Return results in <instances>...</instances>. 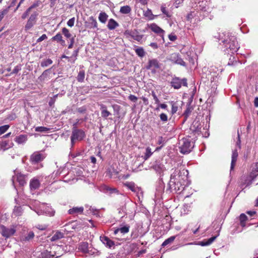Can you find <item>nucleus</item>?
Returning <instances> with one entry per match:
<instances>
[{
	"label": "nucleus",
	"instance_id": "5701e85b",
	"mask_svg": "<svg viewBox=\"0 0 258 258\" xmlns=\"http://www.w3.org/2000/svg\"><path fill=\"white\" fill-rule=\"evenodd\" d=\"M51 39L52 41H56L57 42L60 43L62 46L65 45V41L62 39V37L59 33L52 37Z\"/></svg>",
	"mask_w": 258,
	"mask_h": 258
},
{
	"label": "nucleus",
	"instance_id": "1a4fd4ad",
	"mask_svg": "<svg viewBox=\"0 0 258 258\" xmlns=\"http://www.w3.org/2000/svg\"><path fill=\"white\" fill-rule=\"evenodd\" d=\"M38 15V13L36 11L34 12L31 15L25 26V29L26 30H29L34 25L36 22Z\"/></svg>",
	"mask_w": 258,
	"mask_h": 258
},
{
	"label": "nucleus",
	"instance_id": "0eeeda50",
	"mask_svg": "<svg viewBox=\"0 0 258 258\" xmlns=\"http://www.w3.org/2000/svg\"><path fill=\"white\" fill-rule=\"evenodd\" d=\"M45 158V156L40 152H34L30 157V161L33 164H37L43 161Z\"/></svg>",
	"mask_w": 258,
	"mask_h": 258
},
{
	"label": "nucleus",
	"instance_id": "bb28decb",
	"mask_svg": "<svg viewBox=\"0 0 258 258\" xmlns=\"http://www.w3.org/2000/svg\"><path fill=\"white\" fill-rule=\"evenodd\" d=\"M103 243L107 246L110 248L114 245V242L107 237H103L101 240Z\"/></svg>",
	"mask_w": 258,
	"mask_h": 258
},
{
	"label": "nucleus",
	"instance_id": "cd10ccee",
	"mask_svg": "<svg viewBox=\"0 0 258 258\" xmlns=\"http://www.w3.org/2000/svg\"><path fill=\"white\" fill-rule=\"evenodd\" d=\"M38 215H45L48 216H53L54 215V211H35Z\"/></svg>",
	"mask_w": 258,
	"mask_h": 258
},
{
	"label": "nucleus",
	"instance_id": "052dcab7",
	"mask_svg": "<svg viewBox=\"0 0 258 258\" xmlns=\"http://www.w3.org/2000/svg\"><path fill=\"white\" fill-rule=\"evenodd\" d=\"M183 2V0H174V5L176 8H178L179 5L181 4Z\"/></svg>",
	"mask_w": 258,
	"mask_h": 258
},
{
	"label": "nucleus",
	"instance_id": "a211bd4d",
	"mask_svg": "<svg viewBox=\"0 0 258 258\" xmlns=\"http://www.w3.org/2000/svg\"><path fill=\"white\" fill-rule=\"evenodd\" d=\"M51 73V69H47L44 71L42 75L39 77V79L40 81H44L48 80L50 79L49 75Z\"/></svg>",
	"mask_w": 258,
	"mask_h": 258
},
{
	"label": "nucleus",
	"instance_id": "2f4dec72",
	"mask_svg": "<svg viewBox=\"0 0 258 258\" xmlns=\"http://www.w3.org/2000/svg\"><path fill=\"white\" fill-rule=\"evenodd\" d=\"M144 16L147 18L149 20H153L155 17L153 14L152 11L149 9H148L147 10L144 12Z\"/></svg>",
	"mask_w": 258,
	"mask_h": 258
},
{
	"label": "nucleus",
	"instance_id": "680f3d73",
	"mask_svg": "<svg viewBox=\"0 0 258 258\" xmlns=\"http://www.w3.org/2000/svg\"><path fill=\"white\" fill-rule=\"evenodd\" d=\"M150 46H151L154 49H156L158 48V45L157 43L155 42L151 43Z\"/></svg>",
	"mask_w": 258,
	"mask_h": 258
},
{
	"label": "nucleus",
	"instance_id": "f704fd0d",
	"mask_svg": "<svg viewBox=\"0 0 258 258\" xmlns=\"http://www.w3.org/2000/svg\"><path fill=\"white\" fill-rule=\"evenodd\" d=\"M247 219V216L244 214H241L239 216L240 225L244 227L245 226V222Z\"/></svg>",
	"mask_w": 258,
	"mask_h": 258
},
{
	"label": "nucleus",
	"instance_id": "37998d69",
	"mask_svg": "<svg viewBox=\"0 0 258 258\" xmlns=\"http://www.w3.org/2000/svg\"><path fill=\"white\" fill-rule=\"evenodd\" d=\"M41 4V2L40 1H37L34 2L29 8H28V11H31V10L33 9H35L40 6Z\"/></svg>",
	"mask_w": 258,
	"mask_h": 258
},
{
	"label": "nucleus",
	"instance_id": "864d4df0",
	"mask_svg": "<svg viewBox=\"0 0 258 258\" xmlns=\"http://www.w3.org/2000/svg\"><path fill=\"white\" fill-rule=\"evenodd\" d=\"M78 50H76L74 51L72 56L71 57V58H72L73 57H74V58L72 60V63H74L75 62V61L77 59V56L78 55Z\"/></svg>",
	"mask_w": 258,
	"mask_h": 258
},
{
	"label": "nucleus",
	"instance_id": "5fc2aeb1",
	"mask_svg": "<svg viewBox=\"0 0 258 258\" xmlns=\"http://www.w3.org/2000/svg\"><path fill=\"white\" fill-rule=\"evenodd\" d=\"M21 70V67L17 66L15 67L14 69L13 70V72L11 73V74H17Z\"/></svg>",
	"mask_w": 258,
	"mask_h": 258
},
{
	"label": "nucleus",
	"instance_id": "bf43d9fd",
	"mask_svg": "<svg viewBox=\"0 0 258 258\" xmlns=\"http://www.w3.org/2000/svg\"><path fill=\"white\" fill-rule=\"evenodd\" d=\"M47 37L46 34H44L42 36H41L37 40V42H40L42 41L47 39Z\"/></svg>",
	"mask_w": 258,
	"mask_h": 258
},
{
	"label": "nucleus",
	"instance_id": "2eb2a0df",
	"mask_svg": "<svg viewBox=\"0 0 258 258\" xmlns=\"http://www.w3.org/2000/svg\"><path fill=\"white\" fill-rule=\"evenodd\" d=\"M149 28L154 33L161 36H163L164 33V31L155 23L151 24Z\"/></svg>",
	"mask_w": 258,
	"mask_h": 258
},
{
	"label": "nucleus",
	"instance_id": "e2e57ef3",
	"mask_svg": "<svg viewBox=\"0 0 258 258\" xmlns=\"http://www.w3.org/2000/svg\"><path fill=\"white\" fill-rule=\"evenodd\" d=\"M36 227L40 230H44L46 229V226L45 225H38V226H36Z\"/></svg>",
	"mask_w": 258,
	"mask_h": 258
},
{
	"label": "nucleus",
	"instance_id": "c9c22d12",
	"mask_svg": "<svg viewBox=\"0 0 258 258\" xmlns=\"http://www.w3.org/2000/svg\"><path fill=\"white\" fill-rule=\"evenodd\" d=\"M85 73L84 71H80L77 76V79L78 82H83L84 80Z\"/></svg>",
	"mask_w": 258,
	"mask_h": 258
},
{
	"label": "nucleus",
	"instance_id": "7c9ffc66",
	"mask_svg": "<svg viewBox=\"0 0 258 258\" xmlns=\"http://www.w3.org/2000/svg\"><path fill=\"white\" fill-rule=\"evenodd\" d=\"M131 8L129 6L121 7L120 9V13L123 14H128L131 12Z\"/></svg>",
	"mask_w": 258,
	"mask_h": 258
},
{
	"label": "nucleus",
	"instance_id": "ea45409f",
	"mask_svg": "<svg viewBox=\"0 0 258 258\" xmlns=\"http://www.w3.org/2000/svg\"><path fill=\"white\" fill-rule=\"evenodd\" d=\"M52 63V60L50 58H48L46 59H44L41 61V66L42 67H46Z\"/></svg>",
	"mask_w": 258,
	"mask_h": 258
},
{
	"label": "nucleus",
	"instance_id": "69168bd1",
	"mask_svg": "<svg viewBox=\"0 0 258 258\" xmlns=\"http://www.w3.org/2000/svg\"><path fill=\"white\" fill-rule=\"evenodd\" d=\"M176 62L178 63V64H180V65H182V66H185V62L181 59H177L176 61Z\"/></svg>",
	"mask_w": 258,
	"mask_h": 258
},
{
	"label": "nucleus",
	"instance_id": "4c0bfd02",
	"mask_svg": "<svg viewBox=\"0 0 258 258\" xmlns=\"http://www.w3.org/2000/svg\"><path fill=\"white\" fill-rule=\"evenodd\" d=\"M176 236H172L166 239L162 244V246L164 247L172 243L175 239Z\"/></svg>",
	"mask_w": 258,
	"mask_h": 258
},
{
	"label": "nucleus",
	"instance_id": "0e129e2a",
	"mask_svg": "<svg viewBox=\"0 0 258 258\" xmlns=\"http://www.w3.org/2000/svg\"><path fill=\"white\" fill-rule=\"evenodd\" d=\"M110 194L112 193H118V190L116 188H111V189H109V191Z\"/></svg>",
	"mask_w": 258,
	"mask_h": 258
},
{
	"label": "nucleus",
	"instance_id": "20e7f679",
	"mask_svg": "<svg viewBox=\"0 0 258 258\" xmlns=\"http://www.w3.org/2000/svg\"><path fill=\"white\" fill-rule=\"evenodd\" d=\"M180 151L183 154L189 153L191 149V142L187 139L183 138L179 142Z\"/></svg>",
	"mask_w": 258,
	"mask_h": 258
},
{
	"label": "nucleus",
	"instance_id": "4468645a",
	"mask_svg": "<svg viewBox=\"0 0 258 258\" xmlns=\"http://www.w3.org/2000/svg\"><path fill=\"white\" fill-rule=\"evenodd\" d=\"M219 232L220 230L218 231V234L216 236H213L208 239H205L203 241H199L198 244L202 246L210 245L219 235Z\"/></svg>",
	"mask_w": 258,
	"mask_h": 258
},
{
	"label": "nucleus",
	"instance_id": "49530a36",
	"mask_svg": "<svg viewBox=\"0 0 258 258\" xmlns=\"http://www.w3.org/2000/svg\"><path fill=\"white\" fill-rule=\"evenodd\" d=\"M160 120L165 122L168 121V116L166 114L164 113H162L159 115Z\"/></svg>",
	"mask_w": 258,
	"mask_h": 258
},
{
	"label": "nucleus",
	"instance_id": "393cba45",
	"mask_svg": "<svg viewBox=\"0 0 258 258\" xmlns=\"http://www.w3.org/2000/svg\"><path fill=\"white\" fill-rule=\"evenodd\" d=\"M79 249L84 253L89 252L88 243L87 242H82L79 246Z\"/></svg>",
	"mask_w": 258,
	"mask_h": 258
},
{
	"label": "nucleus",
	"instance_id": "473e14b6",
	"mask_svg": "<svg viewBox=\"0 0 258 258\" xmlns=\"http://www.w3.org/2000/svg\"><path fill=\"white\" fill-rule=\"evenodd\" d=\"M135 52L139 57H143L145 55V51L143 47H139L135 49Z\"/></svg>",
	"mask_w": 258,
	"mask_h": 258
},
{
	"label": "nucleus",
	"instance_id": "ddd939ff",
	"mask_svg": "<svg viewBox=\"0 0 258 258\" xmlns=\"http://www.w3.org/2000/svg\"><path fill=\"white\" fill-rule=\"evenodd\" d=\"M125 34L128 35L133 39L137 41H140L143 38V35H140L139 32L136 30L132 31H125Z\"/></svg>",
	"mask_w": 258,
	"mask_h": 258
},
{
	"label": "nucleus",
	"instance_id": "6ab92c4d",
	"mask_svg": "<svg viewBox=\"0 0 258 258\" xmlns=\"http://www.w3.org/2000/svg\"><path fill=\"white\" fill-rule=\"evenodd\" d=\"M27 140L28 137L26 135H21L15 138V141L18 144H22L25 143Z\"/></svg>",
	"mask_w": 258,
	"mask_h": 258
},
{
	"label": "nucleus",
	"instance_id": "de8ad7c7",
	"mask_svg": "<svg viewBox=\"0 0 258 258\" xmlns=\"http://www.w3.org/2000/svg\"><path fill=\"white\" fill-rule=\"evenodd\" d=\"M34 237V233L32 231H30L28 233L27 236L25 237V240L29 241V240L33 238Z\"/></svg>",
	"mask_w": 258,
	"mask_h": 258
},
{
	"label": "nucleus",
	"instance_id": "c756f323",
	"mask_svg": "<svg viewBox=\"0 0 258 258\" xmlns=\"http://www.w3.org/2000/svg\"><path fill=\"white\" fill-rule=\"evenodd\" d=\"M63 233H61L60 232L57 231L50 238V239L51 241H54L61 239V238L63 237Z\"/></svg>",
	"mask_w": 258,
	"mask_h": 258
},
{
	"label": "nucleus",
	"instance_id": "e433bc0d",
	"mask_svg": "<svg viewBox=\"0 0 258 258\" xmlns=\"http://www.w3.org/2000/svg\"><path fill=\"white\" fill-rule=\"evenodd\" d=\"M124 185L128 187L130 190L133 191H136L135 184L133 182H126L123 183Z\"/></svg>",
	"mask_w": 258,
	"mask_h": 258
},
{
	"label": "nucleus",
	"instance_id": "c03bdc74",
	"mask_svg": "<svg viewBox=\"0 0 258 258\" xmlns=\"http://www.w3.org/2000/svg\"><path fill=\"white\" fill-rule=\"evenodd\" d=\"M62 33L67 38H70L71 37V34L70 33L69 29L66 28H63L62 29Z\"/></svg>",
	"mask_w": 258,
	"mask_h": 258
},
{
	"label": "nucleus",
	"instance_id": "423d86ee",
	"mask_svg": "<svg viewBox=\"0 0 258 258\" xmlns=\"http://www.w3.org/2000/svg\"><path fill=\"white\" fill-rule=\"evenodd\" d=\"M61 247L58 245H53L51 247L50 251H48L46 250L45 252L42 253L43 257L44 258H54V256L56 257H59L60 255L59 253H56L55 250H60Z\"/></svg>",
	"mask_w": 258,
	"mask_h": 258
},
{
	"label": "nucleus",
	"instance_id": "4be33fe9",
	"mask_svg": "<svg viewBox=\"0 0 258 258\" xmlns=\"http://www.w3.org/2000/svg\"><path fill=\"white\" fill-rule=\"evenodd\" d=\"M171 86L174 89H179L181 87L182 82L178 78H174L171 82Z\"/></svg>",
	"mask_w": 258,
	"mask_h": 258
},
{
	"label": "nucleus",
	"instance_id": "6e6552de",
	"mask_svg": "<svg viewBox=\"0 0 258 258\" xmlns=\"http://www.w3.org/2000/svg\"><path fill=\"white\" fill-rule=\"evenodd\" d=\"M26 178L27 175L22 174L21 173H16L15 176L13 177V182L14 183V180H16V181L19 183V185L21 187H23L26 184Z\"/></svg>",
	"mask_w": 258,
	"mask_h": 258
},
{
	"label": "nucleus",
	"instance_id": "72a5a7b5",
	"mask_svg": "<svg viewBox=\"0 0 258 258\" xmlns=\"http://www.w3.org/2000/svg\"><path fill=\"white\" fill-rule=\"evenodd\" d=\"M99 20L102 23H105L108 18V15L105 12H101L99 15Z\"/></svg>",
	"mask_w": 258,
	"mask_h": 258
},
{
	"label": "nucleus",
	"instance_id": "4d7b16f0",
	"mask_svg": "<svg viewBox=\"0 0 258 258\" xmlns=\"http://www.w3.org/2000/svg\"><path fill=\"white\" fill-rule=\"evenodd\" d=\"M128 99L133 102H136L138 100V98L134 95H130L128 96Z\"/></svg>",
	"mask_w": 258,
	"mask_h": 258
},
{
	"label": "nucleus",
	"instance_id": "09e8293b",
	"mask_svg": "<svg viewBox=\"0 0 258 258\" xmlns=\"http://www.w3.org/2000/svg\"><path fill=\"white\" fill-rule=\"evenodd\" d=\"M75 18L73 17L70 19L67 22V25L68 26L72 27L74 25Z\"/></svg>",
	"mask_w": 258,
	"mask_h": 258
},
{
	"label": "nucleus",
	"instance_id": "f3484780",
	"mask_svg": "<svg viewBox=\"0 0 258 258\" xmlns=\"http://www.w3.org/2000/svg\"><path fill=\"white\" fill-rule=\"evenodd\" d=\"M101 114L103 118H107L108 116L110 115L111 113L107 110V106L102 104L100 105Z\"/></svg>",
	"mask_w": 258,
	"mask_h": 258
},
{
	"label": "nucleus",
	"instance_id": "79ce46f5",
	"mask_svg": "<svg viewBox=\"0 0 258 258\" xmlns=\"http://www.w3.org/2000/svg\"><path fill=\"white\" fill-rule=\"evenodd\" d=\"M161 11L167 17L170 18L171 17V15L170 13L167 11L166 8L164 5H163L161 7Z\"/></svg>",
	"mask_w": 258,
	"mask_h": 258
},
{
	"label": "nucleus",
	"instance_id": "f8f14e48",
	"mask_svg": "<svg viewBox=\"0 0 258 258\" xmlns=\"http://www.w3.org/2000/svg\"><path fill=\"white\" fill-rule=\"evenodd\" d=\"M98 24L96 19L92 16L90 17L88 21L85 22V27L87 28L92 29L97 28Z\"/></svg>",
	"mask_w": 258,
	"mask_h": 258
},
{
	"label": "nucleus",
	"instance_id": "aec40b11",
	"mask_svg": "<svg viewBox=\"0 0 258 258\" xmlns=\"http://www.w3.org/2000/svg\"><path fill=\"white\" fill-rule=\"evenodd\" d=\"M152 168L158 173H161L163 172L164 170V167L163 164L156 162L152 166Z\"/></svg>",
	"mask_w": 258,
	"mask_h": 258
},
{
	"label": "nucleus",
	"instance_id": "412c9836",
	"mask_svg": "<svg viewBox=\"0 0 258 258\" xmlns=\"http://www.w3.org/2000/svg\"><path fill=\"white\" fill-rule=\"evenodd\" d=\"M238 157V152L236 149L234 150L233 151L232 155V160H231V169L232 170L235 165L236 162L237 161V159Z\"/></svg>",
	"mask_w": 258,
	"mask_h": 258
},
{
	"label": "nucleus",
	"instance_id": "39448f33",
	"mask_svg": "<svg viewBox=\"0 0 258 258\" xmlns=\"http://www.w3.org/2000/svg\"><path fill=\"white\" fill-rule=\"evenodd\" d=\"M169 187L172 191L176 192L182 190L184 187L183 185L180 184L178 181H176L175 176L171 175L170 181L168 183Z\"/></svg>",
	"mask_w": 258,
	"mask_h": 258
},
{
	"label": "nucleus",
	"instance_id": "7ed1b4c3",
	"mask_svg": "<svg viewBox=\"0 0 258 258\" xmlns=\"http://www.w3.org/2000/svg\"><path fill=\"white\" fill-rule=\"evenodd\" d=\"M16 226L11 225L10 227H6L3 225H0V232L3 236L6 238H8L13 236L16 231Z\"/></svg>",
	"mask_w": 258,
	"mask_h": 258
},
{
	"label": "nucleus",
	"instance_id": "13d9d810",
	"mask_svg": "<svg viewBox=\"0 0 258 258\" xmlns=\"http://www.w3.org/2000/svg\"><path fill=\"white\" fill-rule=\"evenodd\" d=\"M30 12L31 11H28V9H27V10L22 14V19L23 20L25 19L28 16Z\"/></svg>",
	"mask_w": 258,
	"mask_h": 258
},
{
	"label": "nucleus",
	"instance_id": "b1692460",
	"mask_svg": "<svg viewBox=\"0 0 258 258\" xmlns=\"http://www.w3.org/2000/svg\"><path fill=\"white\" fill-rule=\"evenodd\" d=\"M258 175V162L256 163L253 169L250 173V177L253 180Z\"/></svg>",
	"mask_w": 258,
	"mask_h": 258
},
{
	"label": "nucleus",
	"instance_id": "dca6fc26",
	"mask_svg": "<svg viewBox=\"0 0 258 258\" xmlns=\"http://www.w3.org/2000/svg\"><path fill=\"white\" fill-rule=\"evenodd\" d=\"M130 226L128 225H125L122 227L116 229L114 231V234H117L119 232L121 233L124 234L129 232Z\"/></svg>",
	"mask_w": 258,
	"mask_h": 258
},
{
	"label": "nucleus",
	"instance_id": "f03ea898",
	"mask_svg": "<svg viewBox=\"0 0 258 258\" xmlns=\"http://www.w3.org/2000/svg\"><path fill=\"white\" fill-rule=\"evenodd\" d=\"M225 47H226L228 53H234L238 50L239 46L235 36H232L229 38V40L226 43Z\"/></svg>",
	"mask_w": 258,
	"mask_h": 258
},
{
	"label": "nucleus",
	"instance_id": "c85d7f7f",
	"mask_svg": "<svg viewBox=\"0 0 258 258\" xmlns=\"http://www.w3.org/2000/svg\"><path fill=\"white\" fill-rule=\"evenodd\" d=\"M169 104L171 106V113L172 115L174 114L178 110V105L176 102L175 101H170L169 102Z\"/></svg>",
	"mask_w": 258,
	"mask_h": 258
},
{
	"label": "nucleus",
	"instance_id": "a878e982",
	"mask_svg": "<svg viewBox=\"0 0 258 258\" xmlns=\"http://www.w3.org/2000/svg\"><path fill=\"white\" fill-rule=\"evenodd\" d=\"M118 26V24L113 19H110L108 23L107 27L109 30H113Z\"/></svg>",
	"mask_w": 258,
	"mask_h": 258
},
{
	"label": "nucleus",
	"instance_id": "9b49d317",
	"mask_svg": "<svg viewBox=\"0 0 258 258\" xmlns=\"http://www.w3.org/2000/svg\"><path fill=\"white\" fill-rule=\"evenodd\" d=\"M29 186L31 191L38 189L40 186V182L38 178L34 177L30 180Z\"/></svg>",
	"mask_w": 258,
	"mask_h": 258
},
{
	"label": "nucleus",
	"instance_id": "3c124183",
	"mask_svg": "<svg viewBox=\"0 0 258 258\" xmlns=\"http://www.w3.org/2000/svg\"><path fill=\"white\" fill-rule=\"evenodd\" d=\"M8 12V9H6L0 12V22L4 18L5 15L7 14Z\"/></svg>",
	"mask_w": 258,
	"mask_h": 258
},
{
	"label": "nucleus",
	"instance_id": "9d476101",
	"mask_svg": "<svg viewBox=\"0 0 258 258\" xmlns=\"http://www.w3.org/2000/svg\"><path fill=\"white\" fill-rule=\"evenodd\" d=\"M160 68V64L158 60L156 59H150L148 61L146 69L148 70H154L155 72L156 69Z\"/></svg>",
	"mask_w": 258,
	"mask_h": 258
},
{
	"label": "nucleus",
	"instance_id": "f257e3e1",
	"mask_svg": "<svg viewBox=\"0 0 258 258\" xmlns=\"http://www.w3.org/2000/svg\"><path fill=\"white\" fill-rule=\"evenodd\" d=\"M86 137L85 132L79 128H74L72 131V135L71 136V142L73 146L76 141H81L83 140Z\"/></svg>",
	"mask_w": 258,
	"mask_h": 258
},
{
	"label": "nucleus",
	"instance_id": "774afa93",
	"mask_svg": "<svg viewBox=\"0 0 258 258\" xmlns=\"http://www.w3.org/2000/svg\"><path fill=\"white\" fill-rule=\"evenodd\" d=\"M254 105L255 107H258V97H256L254 100Z\"/></svg>",
	"mask_w": 258,
	"mask_h": 258
},
{
	"label": "nucleus",
	"instance_id": "8fccbe9b",
	"mask_svg": "<svg viewBox=\"0 0 258 258\" xmlns=\"http://www.w3.org/2000/svg\"><path fill=\"white\" fill-rule=\"evenodd\" d=\"M151 94L153 97L154 100H155V103L159 104L160 103V100L157 97L156 93L154 91H152Z\"/></svg>",
	"mask_w": 258,
	"mask_h": 258
},
{
	"label": "nucleus",
	"instance_id": "603ef678",
	"mask_svg": "<svg viewBox=\"0 0 258 258\" xmlns=\"http://www.w3.org/2000/svg\"><path fill=\"white\" fill-rule=\"evenodd\" d=\"M158 105V107L156 108V110H158L159 108L163 109H166L167 108V105L165 103H159Z\"/></svg>",
	"mask_w": 258,
	"mask_h": 258
},
{
	"label": "nucleus",
	"instance_id": "a18cd8bd",
	"mask_svg": "<svg viewBox=\"0 0 258 258\" xmlns=\"http://www.w3.org/2000/svg\"><path fill=\"white\" fill-rule=\"evenodd\" d=\"M10 127L9 125H5L0 126V135L5 133Z\"/></svg>",
	"mask_w": 258,
	"mask_h": 258
},
{
	"label": "nucleus",
	"instance_id": "58836bf2",
	"mask_svg": "<svg viewBox=\"0 0 258 258\" xmlns=\"http://www.w3.org/2000/svg\"><path fill=\"white\" fill-rule=\"evenodd\" d=\"M35 131L37 132L46 133L50 131V128L45 126H37L35 127Z\"/></svg>",
	"mask_w": 258,
	"mask_h": 258
},
{
	"label": "nucleus",
	"instance_id": "a19ab883",
	"mask_svg": "<svg viewBox=\"0 0 258 258\" xmlns=\"http://www.w3.org/2000/svg\"><path fill=\"white\" fill-rule=\"evenodd\" d=\"M152 154V152H151V149L150 147H147L146 149V152L145 153V155L143 157V159L145 160H147Z\"/></svg>",
	"mask_w": 258,
	"mask_h": 258
},
{
	"label": "nucleus",
	"instance_id": "338daca9",
	"mask_svg": "<svg viewBox=\"0 0 258 258\" xmlns=\"http://www.w3.org/2000/svg\"><path fill=\"white\" fill-rule=\"evenodd\" d=\"M74 43V38L73 37V38H72V39L71 40L70 44L68 46V48H69V49L72 48L73 46Z\"/></svg>",
	"mask_w": 258,
	"mask_h": 258
},
{
	"label": "nucleus",
	"instance_id": "6e6d98bb",
	"mask_svg": "<svg viewBox=\"0 0 258 258\" xmlns=\"http://www.w3.org/2000/svg\"><path fill=\"white\" fill-rule=\"evenodd\" d=\"M126 214V218H128L130 220H132L133 219L134 216H135L136 213H135V211H132V212L130 214Z\"/></svg>",
	"mask_w": 258,
	"mask_h": 258
}]
</instances>
